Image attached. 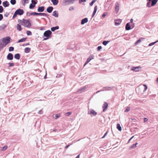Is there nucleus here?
I'll return each mask as SVG.
<instances>
[{
  "instance_id": "23",
  "label": "nucleus",
  "mask_w": 158,
  "mask_h": 158,
  "mask_svg": "<svg viewBox=\"0 0 158 158\" xmlns=\"http://www.w3.org/2000/svg\"><path fill=\"white\" fill-rule=\"evenodd\" d=\"M40 13H38L36 12H32L30 13V15H29V16L30 15H40Z\"/></svg>"
},
{
  "instance_id": "13",
  "label": "nucleus",
  "mask_w": 158,
  "mask_h": 158,
  "mask_svg": "<svg viewBox=\"0 0 158 158\" xmlns=\"http://www.w3.org/2000/svg\"><path fill=\"white\" fill-rule=\"evenodd\" d=\"M131 29L129 23H127L125 26V29L126 30L128 31Z\"/></svg>"
},
{
  "instance_id": "12",
  "label": "nucleus",
  "mask_w": 158,
  "mask_h": 158,
  "mask_svg": "<svg viewBox=\"0 0 158 158\" xmlns=\"http://www.w3.org/2000/svg\"><path fill=\"white\" fill-rule=\"evenodd\" d=\"M114 87L113 86H107L103 87V89H105V91H110V90L111 89H112Z\"/></svg>"
},
{
  "instance_id": "16",
  "label": "nucleus",
  "mask_w": 158,
  "mask_h": 158,
  "mask_svg": "<svg viewBox=\"0 0 158 158\" xmlns=\"http://www.w3.org/2000/svg\"><path fill=\"white\" fill-rule=\"evenodd\" d=\"M88 21V19L87 18H85L81 20V25L84 24L85 23H86Z\"/></svg>"
},
{
  "instance_id": "37",
  "label": "nucleus",
  "mask_w": 158,
  "mask_h": 158,
  "mask_svg": "<svg viewBox=\"0 0 158 158\" xmlns=\"http://www.w3.org/2000/svg\"><path fill=\"white\" fill-rule=\"evenodd\" d=\"M147 6L148 7H150L151 6V4L150 1H149L147 2Z\"/></svg>"
},
{
  "instance_id": "2",
  "label": "nucleus",
  "mask_w": 158,
  "mask_h": 158,
  "mask_svg": "<svg viewBox=\"0 0 158 158\" xmlns=\"http://www.w3.org/2000/svg\"><path fill=\"white\" fill-rule=\"evenodd\" d=\"M77 0H63L62 3V5L64 6L69 5L70 4L74 3L75 1Z\"/></svg>"
},
{
  "instance_id": "27",
  "label": "nucleus",
  "mask_w": 158,
  "mask_h": 158,
  "mask_svg": "<svg viewBox=\"0 0 158 158\" xmlns=\"http://www.w3.org/2000/svg\"><path fill=\"white\" fill-rule=\"evenodd\" d=\"M31 51V49L30 48L27 47L25 48L24 49V52H25L26 53H28L29 52Z\"/></svg>"
},
{
  "instance_id": "45",
  "label": "nucleus",
  "mask_w": 158,
  "mask_h": 158,
  "mask_svg": "<svg viewBox=\"0 0 158 158\" xmlns=\"http://www.w3.org/2000/svg\"><path fill=\"white\" fill-rule=\"evenodd\" d=\"M3 11V8L2 6H0V13H2Z\"/></svg>"
},
{
  "instance_id": "60",
  "label": "nucleus",
  "mask_w": 158,
  "mask_h": 158,
  "mask_svg": "<svg viewBox=\"0 0 158 158\" xmlns=\"http://www.w3.org/2000/svg\"><path fill=\"white\" fill-rule=\"evenodd\" d=\"M107 15V13L106 12L104 13L102 15V17H105Z\"/></svg>"
},
{
  "instance_id": "56",
  "label": "nucleus",
  "mask_w": 158,
  "mask_h": 158,
  "mask_svg": "<svg viewBox=\"0 0 158 158\" xmlns=\"http://www.w3.org/2000/svg\"><path fill=\"white\" fill-rule=\"evenodd\" d=\"M17 15H18L17 14L15 11L13 16V19L15 18V17H16V16Z\"/></svg>"
},
{
  "instance_id": "7",
  "label": "nucleus",
  "mask_w": 158,
  "mask_h": 158,
  "mask_svg": "<svg viewBox=\"0 0 158 158\" xmlns=\"http://www.w3.org/2000/svg\"><path fill=\"white\" fill-rule=\"evenodd\" d=\"M88 114H92L93 116H95L97 114V113L93 109H90L88 112Z\"/></svg>"
},
{
  "instance_id": "18",
  "label": "nucleus",
  "mask_w": 158,
  "mask_h": 158,
  "mask_svg": "<svg viewBox=\"0 0 158 158\" xmlns=\"http://www.w3.org/2000/svg\"><path fill=\"white\" fill-rule=\"evenodd\" d=\"M94 56L93 55H91L87 59V62L89 63L91 60L94 58Z\"/></svg>"
},
{
  "instance_id": "6",
  "label": "nucleus",
  "mask_w": 158,
  "mask_h": 158,
  "mask_svg": "<svg viewBox=\"0 0 158 158\" xmlns=\"http://www.w3.org/2000/svg\"><path fill=\"white\" fill-rule=\"evenodd\" d=\"M15 12L17 13L18 15H21L24 13V11L23 9H19L15 11Z\"/></svg>"
},
{
  "instance_id": "57",
  "label": "nucleus",
  "mask_w": 158,
  "mask_h": 158,
  "mask_svg": "<svg viewBox=\"0 0 158 158\" xmlns=\"http://www.w3.org/2000/svg\"><path fill=\"white\" fill-rule=\"evenodd\" d=\"M108 133V131H107L104 134V135L102 137V138H104L107 135Z\"/></svg>"
},
{
  "instance_id": "33",
  "label": "nucleus",
  "mask_w": 158,
  "mask_h": 158,
  "mask_svg": "<svg viewBox=\"0 0 158 158\" xmlns=\"http://www.w3.org/2000/svg\"><path fill=\"white\" fill-rule=\"evenodd\" d=\"M35 6V5L34 4H32L31 3L30 4L29 6V8L30 9H32L34 8Z\"/></svg>"
},
{
  "instance_id": "11",
  "label": "nucleus",
  "mask_w": 158,
  "mask_h": 158,
  "mask_svg": "<svg viewBox=\"0 0 158 158\" xmlns=\"http://www.w3.org/2000/svg\"><path fill=\"white\" fill-rule=\"evenodd\" d=\"M119 6V4L118 2H116L115 4V11L116 13H117L118 12Z\"/></svg>"
},
{
  "instance_id": "14",
  "label": "nucleus",
  "mask_w": 158,
  "mask_h": 158,
  "mask_svg": "<svg viewBox=\"0 0 158 158\" xmlns=\"http://www.w3.org/2000/svg\"><path fill=\"white\" fill-rule=\"evenodd\" d=\"M2 5L5 7H6L9 6V3L7 1H6L3 2Z\"/></svg>"
},
{
  "instance_id": "54",
  "label": "nucleus",
  "mask_w": 158,
  "mask_h": 158,
  "mask_svg": "<svg viewBox=\"0 0 158 158\" xmlns=\"http://www.w3.org/2000/svg\"><path fill=\"white\" fill-rule=\"evenodd\" d=\"M43 112L42 111V109H41L39 110L38 112V113L39 114H43Z\"/></svg>"
},
{
  "instance_id": "8",
  "label": "nucleus",
  "mask_w": 158,
  "mask_h": 158,
  "mask_svg": "<svg viewBox=\"0 0 158 158\" xmlns=\"http://www.w3.org/2000/svg\"><path fill=\"white\" fill-rule=\"evenodd\" d=\"M141 67L139 66L137 67H132L131 70L135 72H138L139 71V69H141Z\"/></svg>"
},
{
  "instance_id": "31",
  "label": "nucleus",
  "mask_w": 158,
  "mask_h": 158,
  "mask_svg": "<svg viewBox=\"0 0 158 158\" xmlns=\"http://www.w3.org/2000/svg\"><path fill=\"white\" fill-rule=\"evenodd\" d=\"M117 128L119 131H121L122 130V127H121L119 123H118L117 124Z\"/></svg>"
},
{
  "instance_id": "46",
  "label": "nucleus",
  "mask_w": 158,
  "mask_h": 158,
  "mask_svg": "<svg viewBox=\"0 0 158 158\" xmlns=\"http://www.w3.org/2000/svg\"><path fill=\"white\" fill-rule=\"evenodd\" d=\"M9 66L8 67H11L12 66H14L15 65V64L14 63H9Z\"/></svg>"
},
{
  "instance_id": "15",
  "label": "nucleus",
  "mask_w": 158,
  "mask_h": 158,
  "mask_svg": "<svg viewBox=\"0 0 158 158\" xmlns=\"http://www.w3.org/2000/svg\"><path fill=\"white\" fill-rule=\"evenodd\" d=\"M44 6H42L40 7H39L37 10L39 12H43L44 10Z\"/></svg>"
},
{
  "instance_id": "39",
  "label": "nucleus",
  "mask_w": 158,
  "mask_h": 158,
  "mask_svg": "<svg viewBox=\"0 0 158 158\" xmlns=\"http://www.w3.org/2000/svg\"><path fill=\"white\" fill-rule=\"evenodd\" d=\"M14 47H10L9 48V52L13 51L14 50Z\"/></svg>"
},
{
  "instance_id": "24",
  "label": "nucleus",
  "mask_w": 158,
  "mask_h": 158,
  "mask_svg": "<svg viewBox=\"0 0 158 158\" xmlns=\"http://www.w3.org/2000/svg\"><path fill=\"white\" fill-rule=\"evenodd\" d=\"M97 10V6H96L94 7V10L92 14V18L94 17L96 14Z\"/></svg>"
},
{
  "instance_id": "17",
  "label": "nucleus",
  "mask_w": 158,
  "mask_h": 158,
  "mask_svg": "<svg viewBox=\"0 0 158 158\" xmlns=\"http://www.w3.org/2000/svg\"><path fill=\"white\" fill-rule=\"evenodd\" d=\"M53 9V8L52 6H49L47 9V11L48 13H51Z\"/></svg>"
},
{
  "instance_id": "4",
  "label": "nucleus",
  "mask_w": 158,
  "mask_h": 158,
  "mask_svg": "<svg viewBox=\"0 0 158 158\" xmlns=\"http://www.w3.org/2000/svg\"><path fill=\"white\" fill-rule=\"evenodd\" d=\"M88 87V85L85 86L83 87H81L77 91L79 94L81 93L82 92H85Z\"/></svg>"
},
{
  "instance_id": "32",
  "label": "nucleus",
  "mask_w": 158,
  "mask_h": 158,
  "mask_svg": "<svg viewBox=\"0 0 158 158\" xmlns=\"http://www.w3.org/2000/svg\"><path fill=\"white\" fill-rule=\"evenodd\" d=\"M138 144V143H135L132 144L130 148L131 149L134 148Z\"/></svg>"
},
{
  "instance_id": "58",
  "label": "nucleus",
  "mask_w": 158,
  "mask_h": 158,
  "mask_svg": "<svg viewBox=\"0 0 158 158\" xmlns=\"http://www.w3.org/2000/svg\"><path fill=\"white\" fill-rule=\"evenodd\" d=\"M74 10V8L73 6H71L69 7V10L70 11L73 10Z\"/></svg>"
},
{
  "instance_id": "30",
  "label": "nucleus",
  "mask_w": 158,
  "mask_h": 158,
  "mask_svg": "<svg viewBox=\"0 0 158 158\" xmlns=\"http://www.w3.org/2000/svg\"><path fill=\"white\" fill-rule=\"evenodd\" d=\"M110 42V41H109V40H107V41L105 40V41H103L102 43V44L106 46Z\"/></svg>"
},
{
  "instance_id": "26",
  "label": "nucleus",
  "mask_w": 158,
  "mask_h": 158,
  "mask_svg": "<svg viewBox=\"0 0 158 158\" xmlns=\"http://www.w3.org/2000/svg\"><path fill=\"white\" fill-rule=\"evenodd\" d=\"M27 38H23V39H20L18 40V41L17 42V43H19L21 42H25L26 40L27 39Z\"/></svg>"
},
{
  "instance_id": "1",
  "label": "nucleus",
  "mask_w": 158,
  "mask_h": 158,
  "mask_svg": "<svg viewBox=\"0 0 158 158\" xmlns=\"http://www.w3.org/2000/svg\"><path fill=\"white\" fill-rule=\"evenodd\" d=\"M21 25L27 27H30L31 26V24L28 20L23 19Z\"/></svg>"
},
{
  "instance_id": "42",
  "label": "nucleus",
  "mask_w": 158,
  "mask_h": 158,
  "mask_svg": "<svg viewBox=\"0 0 158 158\" xmlns=\"http://www.w3.org/2000/svg\"><path fill=\"white\" fill-rule=\"evenodd\" d=\"M27 35H32L31 32L29 31H27Z\"/></svg>"
},
{
  "instance_id": "10",
  "label": "nucleus",
  "mask_w": 158,
  "mask_h": 158,
  "mask_svg": "<svg viewBox=\"0 0 158 158\" xmlns=\"http://www.w3.org/2000/svg\"><path fill=\"white\" fill-rule=\"evenodd\" d=\"M108 106V103L105 102L103 104L102 106V108H103V111L104 112L107 108Z\"/></svg>"
},
{
  "instance_id": "3",
  "label": "nucleus",
  "mask_w": 158,
  "mask_h": 158,
  "mask_svg": "<svg viewBox=\"0 0 158 158\" xmlns=\"http://www.w3.org/2000/svg\"><path fill=\"white\" fill-rule=\"evenodd\" d=\"M10 38L9 36H7L3 38L2 39V42L5 44V46L10 42Z\"/></svg>"
},
{
  "instance_id": "36",
  "label": "nucleus",
  "mask_w": 158,
  "mask_h": 158,
  "mask_svg": "<svg viewBox=\"0 0 158 158\" xmlns=\"http://www.w3.org/2000/svg\"><path fill=\"white\" fill-rule=\"evenodd\" d=\"M37 0H31V3L36 5L37 3Z\"/></svg>"
},
{
  "instance_id": "49",
  "label": "nucleus",
  "mask_w": 158,
  "mask_h": 158,
  "mask_svg": "<svg viewBox=\"0 0 158 158\" xmlns=\"http://www.w3.org/2000/svg\"><path fill=\"white\" fill-rule=\"evenodd\" d=\"M130 107H128L125 110V112H128L129 111H130Z\"/></svg>"
},
{
  "instance_id": "5",
  "label": "nucleus",
  "mask_w": 158,
  "mask_h": 158,
  "mask_svg": "<svg viewBox=\"0 0 158 158\" xmlns=\"http://www.w3.org/2000/svg\"><path fill=\"white\" fill-rule=\"evenodd\" d=\"M52 34V31L50 30H48L44 32V35L45 37L50 38Z\"/></svg>"
},
{
  "instance_id": "38",
  "label": "nucleus",
  "mask_w": 158,
  "mask_h": 158,
  "mask_svg": "<svg viewBox=\"0 0 158 158\" xmlns=\"http://www.w3.org/2000/svg\"><path fill=\"white\" fill-rule=\"evenodd\" d=\"M96 0H93L92 1L89 3V5L92 6L96 2Z\"/></svg>"
},
{
  "instance_id": "44",
  "label": "nucleus",
  "mask_w": 158,
  "mask_h": 158,
  "mask_svg": "<svg viewBox=\"0 0 158 158\" xmlns=\"http://www.w3.org/2000/svg\"><path fill=\"white\" fill-rule=\"evenodd\" d=\"M7 148V146H5L2 148V151L5 150Z\"/></svg>"
},
{
  "instance_id": "53",
  "label": "nucleus",
  "mask_w": 158,
  "mask_h": 158,
  "mask_svg": "<svg viewBox=\"0 0 158 158\" xmlns=\"http://www.w3.org/2000/svg\"><path fill=\"white\" fill-rule=\"evenodd\" d=\"M72 113L71 112H69L66 113L65 115L66 116H68L71 114Z\"/></svg>"
},
{
  "instance_id": "22",
  "label": "nucleus",
  "mask_w": 158,
  "mask_h": 158,
  "mask_svg": "<svg viewBox=\"0 0 158 158\" xmlns=\"http://www.w3.org/2000/svg\"><path fill=\"white\" fill-rule=\"evenodd\" d=\"M14 58L17 60H19L20 58V55L19 53L16 54L14 56Z\"/></svg>"
},
{
  "instance_id": "9",
  "label": "nucleus",
  "mask_w": 158,
  "mask_h": 158,
  "mask_svg": "<svg viewBox=\"0 0 158 158\" xmlns=\"http://www.w3.org/2000/svg\"><path fill=\"white\" fill-rule=\"evenodd\" d=\"M6 59L8 60H12L13 59V55L11 53H9L6 56Z\"/></svg>"
},
{
  "instance_id": "25",
  "label": "nucleus",
  "mask_w": 158,
  "mask_h": 158,
  "mask_svg": "<svg viewBox=\"0 0 158 158\" xmlns=\"http://www.w3.org/2000/svg\"><path fill=\"white\" fill-rule=\"evenodd\" d=\"M52 15L55 17H58V12L57 11H54L52 13Z\"/></svg>"
},
{
  "instance_id": "55",
  "label": "nucleus",
  "mask_w": 158,
  "mask_h": 158,
  "mask_svg": "<svg viewBox=\"0 0 158 158\" xmlns=\"http://www.w3.org/2000/svg\"><path fill=\"white\" fill-rule=\"evenodd\" d=\"M9 13L8 12H6L4 15V16L5 17H7L8 16Z\"/></svg>"
},
{
  "instance_id": "29",
  "label": "nucleus",
  "mask_w": 158,
  "mask_h": 158,
  "mask_svg": "<svg viewBox=\"0 0 158 158\" xmlns=\"http://www.w3.org/2000/svg\"><path fill=\"white\" fill-rule=\"evenodd\" d=\"M158 0H153L152 1L151 6H153L157 3Z\"/></svg>"
},
{
  "instance_id": "35",
  "label": "nucleus",
  "mask_w": 158,
  "mask_h": 158,
  "mask_svg": "<svg viewBox=\"0 0 158 158\" xmlns=\"http://www.w3.org/2000/svg\"><path fill=\"white\" fill-rule=\"evenodd\" d=\"M10 3L12 5H15L16 3V0H10Z\"/></svg>"
},
{
  "instance_id": "21",
  "label": "nucleus",
  "mask_w": 158,
  "mask_h": 158,
  "mask_svg": "<svg viewBox=\"0 0 158 158\" xmlns=\"http://www.w3.org/2000/svg\"><path fill=\"white\" fill-rule=\"evenodd\" d=\"M59 27L58 26H56V27H52L51 28V30L52 31H54L56 30H58L59 29Z\"/></svg>"
},
{
  "instance_id": "43",
  "label": "nucleus",
  "mask_w": 158,
  "mask_h": 158,
  "mask_svg": "<svg viewBox=\"0 0 158 158\" xmlns=\"http://www.w3.org/2000/svg\"><path fill=\"white\" fill-rule=\"evenodd\" d=\"M43 15L44 16H47L48 17V15L46 13H40V15Z\"/></svg>"
},
{
  "instance_id": "50",
  "label": "nucleus",
  "mask_w": 158,
  "mask_h": 158,
  "mask_svg": "<svg viewBox=\"0 0 158 158\" xmlns=\"http://www.w3.org/2000/svg\"><path fill=\"white\" fill-rule=\"evenodd\" d=\"M29 0H22L23 1V5H25L26 3ZM27 3H28V2H27Z\"/></svg>"
},
{
  "instance_id": "62",
  "label": "nucleus",
  "mask_w": 158,
  "mask_h": 158,
  "mask_svg": "<svg viewBox=\"0 0 158 158\" xmlns=\"http://www.w3.org/2000/svg\"><path fill=\"white\" fill-rule=\"evenodd\" d=\"M148 120V119L146 118H144L143 121L144 122H147Z\"/></svg>"
},
{
  "instance_id": "47",
  "label": "nucleus",
  "mask_w": 158,
  "mask_h": 158,
  "mask_svg": "<svg viewBox=\"0 0 158 158\" xmlns=\"http://www.w3.org/2000/svg\"><path fill=\"white\" fill-rule=\"evenodd\" d=\"M141 39H139L138 40L135 42V44H137L138 43L140 42L141 41Z\"/></svg>"
},
{
  "instance_id": "28",
  "label": "nucleus",
  "mask_w": 158,
  "mask_h": 158,
  "mask_svg": "<svg viewBox=\"0 0 158 158\" xmlns=\"http://www.w3.org/2000/svg\"><path fill=\"white\" fill-rule=\"evenodd\" d=\"M16 28L17 30L19 31H21L22 29L21 26V25L19 24H17L16 27Z\"/></svg>"
},
{
  "instance_id": "40",
  "label": "nucleus",
  "mask_w": 158,
  "mask_h": 158,
  "mask_svg": "<svg viewBox=\"0 0 158 158\" xmlns=\"http://www.w3.org/2000/svg\"><path fill=\"white\" fill-rule=\"evenodd\" d=\"M60 117V115L59 114H56L54 117L55 119H56Z\"/></svg>"
},
{
  "instance_id": "51",
  "label": "nucleus",
  "mask_w": 158,
  "mask_h": 158,
  "mask_svg": "<svg viewBox=\"0 0 158 158\" xmlns=\"http://www.w3.org/2000/svg\"><path fill=\"white\" fill-rule=\"evenodd\" d=\"M86 2V0H79V3L81 4L82 2Z\"/></svg>"
},
{
  "instance_id": "64",
  "label": "nucleus",
  "mask_w": 158,
  "mask_h": 158,
  "mask_svg": "<svg viewBox=\"0 0 158 158\" xmlns=\"http://www.w3.org/2000/svg\"><path fill=\"white\" fill-rule=\"evenodd\" d=\"M29 44V43H26V44H23V46H26L28 45Z\"/></svg>"
},
{
  "instance_id": "52",
  "label": "nucleus",
  "mask_w": 158,
  "mask_h": 158,
  "mask_svg": "<svg viewBox=\"0 0 158 158\" xmlns=\"http://www.w3.org/2000/svg\"><path fill=\"white\" fill-rule=\"evenodd\" d=\"M102 48V47L101 46H98L97 48V50L98 51H100Z\"/></svg>"
},
{
  "instance_id": "61",
  "label": "nucleus",
  "mask_w": 158,
  "mask_h": 158,
  "mask_svg": "<svg viewBox=\"0 0 158 158\" xmlns=\"http://www.w3.org/2000/svg\"><path fill=\"white\" fill-rule=\"evenodd\" d=\"M105 91V89H103L101 90H98V91H97L96 92V93H98L99 92H100L101 91Z\"/></svg>"
},
{
  "instance_id": "41",
  "label": "nucleus",
  "mask_w": 158,
  "mask_h": 158,
  "mask_svg": "<svg viewBox=\"0 0 158 158\" xmlns=\"http://www.w3.org/2000/svg\"><path fill=\"white\" fill-rule=\"evenodd\" d=\"M158 42V40L156 41L155 42L151 43L149 44V46H152V45H154L155 43H156Z\"/></svg>"
},
{
  "instance_id": "20",
  "label": "nucleus",
  "mask_w": 158,
  "mask_h": 158,
  "mask_svg": "<svg viewBox=\"0 0 158 158\" xmlns=\"http://www.w3.org/2000/svg\"><path fill=\"white\" fill-rule=\"evenodd\" d=\"M53 4L54 5L56 6L57 5L58 3V0H51Z\"/></svg>"
},
{
  "instance_id": "59",
  "label": "nucleus",
  "mask_w": 158,
  "mask_h": 158,
  "mask_svg": "<svg viewBox=\"0 0 158 158\" xmlns=\"http://www.w3.org/2000/svg\"><path fill=\"white\" fill-rule=\"evenodd\" d=\"M3 16L2 15L0 14V21L2 20L3 19Z\"/></svg>"
},
{
  "instance_id": "48",
  "label": "nucleus",
  "mask_w": 158,
  "mask_h": 158,
  "mask_svg": "<svg viewBox=\"0 0 158 158\" xmlns=\"http://www.w3.org/2000/svg\"><path fill=\"white\" fill-rule=\"evenodd\" d=\"M143 85L144 86V90H143V91H145L147 89V86L146 85Z\"/></svg>"
},
{
  "instance_id": "19",
  "label": "nucleus",
  "mask_w": 158,
  "mask_h": 158,
  "mask_svg": "<svg viewBox=\"0 0 158 158\" xmlns=\"http://www.w3.org/2000/svg\"><path fill=\"white\" fill-rule=\"evenodd\" d=\"M121 22L120 20H115L114 21L115 25L116 26H118L120 24Z\"/></svg>"
},
{
  "instance_id": "63",
  "label": "nucleus",
  "mask_w": 158,
  "mask_h": 158,
  "mask_svg": "<svg viewBox=\"0 0 158 158\" xmlns=\"http://www.w3.org/2000/svg\"><path fill=\"white\" fill-rule=\"evenodd\" d=\"M0 47L2 48L3 47V45L2 44V43L1 42H0Z\"/></svg>"
},
{
  "instance_id": "34",
  "label": "nucleus",
  "mask_w": 158,
  "mask_h": 158,
  "mask_svg": "<svg viewBox=\"0 0 158 158\" xmlns=\"http://www.w3.org/2000/svg\"><path fill=\"white\" fill-rule=\"evenodd\" d=\"M6 25L5 24H3L1 26H0V27L3 30L6 27Z\"/></svg>"
}]
</instances>
